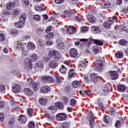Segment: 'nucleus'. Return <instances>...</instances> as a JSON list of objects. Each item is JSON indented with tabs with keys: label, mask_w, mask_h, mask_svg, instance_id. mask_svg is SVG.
I'll return each instance as SVG.
<instances>
[{
	"label": "nucleus",
	"mask_w": 128,
	"mask_h": 128,
	"mask_svg": "<svg viewBox=\"0 0 128 128\" xmlns=\"http://www.w3.org/2000/svg\"><path fill=\"white\" fill-rule=\"evenodd\" d=\"M94 58L96 60V62L94 65V68L96 72H100L102 70V68H104V64H102V62L100 58V56H94Z\"/></svg>",
	"instance_id": "nucleus-1"
},
{
	"label": "nucleus",
	"mask_w": 128,
	"mask_h": 128,
	"mask_svg": "<svg viewBox=\"0 0 128 128\" xmlns=\"http://www.w3.org/2000/svg\"><path fill=\"white\" fill-rule=\"evenodd\" d=\"M28 84V86H33L34 92H37L38 90V84L36 83L34 81L32 80V78H28L27 80Z\"/></svg>",
	"instance_id": "nucleus-2"
},
{
	"label": "nucleus",
	"mask_w": 128,
	"mask_h": 128,
	"mask_svg": "<svg viewBox=\"0 0 128 128\" xmlns=\"http://www.w3.org/2000/svg\"><path fill=\"white\" fill-rule=\"evenodd\" d=\"M88 120H90V127L91 128H94L96 124V123L94 122V113H92V112L90 111L89 112L88 116Z\"/></svg>",
	"instance_id": "nucleus-3"
},
{
	"label": "nucleus",
	"mask_w": 128,
	"mask_h": 128,
	"mask_svg": "<svg viewBox=\"0 0 128 128\" xmlns=\"http://www.w3.org/2000/svg\"><path fill=\"white\" fill-rule=\"evenodd\" d=\"M24 66L25 70H32V60L30 59L26 58L25 60L24 64Z\"/></svg>",
	"instance_id": "nucleus-4"
},
{
	"label": "nucleus",
	"mask_w": 128,
	"mask_h": 128,
	"mask_svg": "<svg viewBox=\"0 0 128 128\" xmlns=\"http://www.w3.org/2000/svg\"><path fill=\"white\" fill-rule=\"evenodd\" d=\"M49 56H54L55 58H57V60H58V58H60V54L56 50H50L48 54Z\"/></svg>",
	"instance_id": "nucleus-5"
},
{
	"label": "nucleus",
	"mask_w": 128,
	"mask_h": 128,
	"mask_svg": "<svg viewBox=\"0 0 128 128\" xmlns=\"http://www.w3.org/2000/svg\"><path fill=\"white\" fill-rule=\"evenodd\" d=\"M42 82H46L47 84H52L54 82V78L50 76H44L41 78Z\"/></svg>",
	"instance_id": "nucleus-6"
},
{
	"label": "nucleus",
	"mask_w": 128,
	"mask_h": 128,
	"mask_svg": "<svg viewBox=\"0 0 128 128\" xmlns=\"http://www.w3.org/2000/svg\"><path fill=\"white\" fill-rule=\"evenodd\" d=\"M57 120H66V115L64 113H60L56 116Z\"/></svg>",
	"instance_id": "nucleus-7"
},
{
	"label": "nucleus",
	"mask_w": 128,
	"mask_h": 128,
	"mask_svg": "<svg viewBox=\"0 0 128 128\" xmlns=\"http://www.w3.org/2000/svg\"><path fill=\"white\" fill-rule=\"evenodd\" d=\"M70 54L71 58H74L78 56V51L74 48H72L70 50Z\"/></svg>",
	"instance_id": "nucleus-8"
},
{
	"label": "nucleus",
	"mask_w": 128,
	"mask_h": 128,
	"mask_svg": "<svg viewBox=\"0 0 128 128\" xmlns=\"http://www.w3.org/2000/svg\"><path fill=\"white\" fill-rule=\"evenodd\" d=\"M67 32L69 34H74L76 32V28L72 26H70L67 29Z\"/></svg>",
	"instance_id": "nucleus-9"
},
{
	"label": "nucleus",
	"mask_w": 128,
	"mask_h": 128,
	"mask_svg": "<svg viewBox=\"0 0 128 128\" xmlns=\"http://www.w3.org/2000/svg\"><path fill=\"white\" fill-rule=\"evenodd\" d=\"M56 60H58V58L50 62L48 64L49 68H56V66H58V62H56Z\"/></svg>",
	"instance_id": "nucleus-10"
},
{
	"label": "nucleus",
	"mask_w": 128,
	"mask_h": 128,
	"mask_svg": "<svg viewBox=\"0 0 128 128\" xmlns=\"http://www.w3.org/2000/svg\"><path fill=\"white\" fill-rule=\"evenodd\" d=\"M12 92L16 94L20 92V86L18 84H14L12 86Z\"/></svg>",
	"instance_id": "nucleus-11"
},
{
	"label": "nucleus",
	"mask_w": 128,
	"mask_h": 128,
	"mask_svg": "<svg viewBox=\"0 0 128 128\" xmlns=\"http://www.w3.org/2000/svg\"><path fill=\"white\" fill-rule=\"evenodd\" d=\"M50 89L48 86H43L40 88V92L42 94H48V92H50Z\"/></svg>",
	"instance_id": "nucleus-12"
},
{
	"label": "nucleus",
	"mask_w": 128,
	"mask_h": 128,
	"mask_svg": "<svg viewBox=\"0 0 128 128\" xmlns=\"http://www.w3.org/2000/svg\"><path fill=\"white\" fill-rule=\"evenodd\" d=\"M24 94L26 96H30L34 94L32 90L28 88H25L24 90Z\"/></svg>",
	"instance_id": "nucleus-13"
},
{
	"label": "nucleus",
	"mask_w": 128,
	"mask_h": 128,
	"mask_svg": "<svg viewBox=\"0 0 128 128\" xmlns=\"http://www.w3.org/2000/svg\"><path fill=\"white\" fill-rule=\"evenodd\" d=\"M110 76L112 78V80H114L118 78V72L116 71L110 72Z\"/></svg>",
	"instance_id": "nucleus-14"
},
{
	"label": "nucleus",
	"mask_w": 128,
	"mask_h": 128,
	"mask_svg": "<svg viewBox=\"0 0 128 128\" xmlns=\"http://www.w3.org/2000/svg\"><path fill=\"white\" fill-rule=\"evenodd\" d=\"M88 20L91 24H96V19L92 15H90L88 18Z\"/></svg>",
	"instance_id": "nucleus-15"
},
{
	"label": "nucleus",
	"mask_w": 128,
	"mask_h": 128,
	"mask_svg": "<svg viewBox=\"0 0 128 128\" xmlns=\"http://www.w3.org/2000/svg\"><path fill=\"white\" fill-rule=\"evenodd\" d=\"M18 122L20 124H26V118L24 116L21 115L18 118Z\"/></svg>",
	"instance_id": "nucleus-16"
},
{
	"label": "nucleus",
	"mask_w": 128,
	"mask_h": 128,
	"mask_svg": "<svg viewBox=\"0 0 128 128\" xmlns=\"http://www.w3.org/2000/svg\"><path fill=\"white\" fill-rule=\"evenodd\" d=\"M15 6H16V3L14 2H9L6 5V8L9 10H12Z\"/></svg>",
	"instance_id": "nucleus-17"
},
{
	"label": "nucleus",
	"mask_w": 128,
	"mask_h": 128,
	"mask_svg": "<svg viewBox=\"0 0 128 128\" xmlns=\"http://www.w3.org/2000/svg\"><path fill=\"white\" fill-rule=\"evenodd\" d=\"M91 30L95 32V34H100V32H102V30L98 27L92 26L91 28Z\"/></svg>",
	"instance_id": "nucleus-18"
},
{
	"label": "nucleus",
	"mask_w": 128,
	"mask_h": 128,
	"mask_svg": "<svg viewBox=\"0 0 128 128\" xmlns=\"http://www.w3.org/2000/svg\"><path fill=\"white\" fill-rule=\"evenodd\" d=\"M72 88H78L80 86V82L76 80V81H74L72 82Z\"/></svg>",
	"instance_id": "nucleus-19"
},
{
	"label": "nucleus",
	"mask_w": 128,
	"mask_h": 128,
	"mask_svg": "<svg viewBox=\"0 0 128 128\" xmlns=\"http://www.w3.org/2000/svg\"><path fill=\"white\" fill-rule=\"evenodd\" d=\"M91 41L94 42V44H97V46H102L104 44V42L99 40L91 39Z\"/></svg>",
	"instance_id": "nucleus-20"
},
{
	"label": "nucleus",
	"mask_w": 128,
	"mask_h": 128,
	"mask_svg": "<svg viewBox=\"0 0 128 128\" xmlns=\"http://www.w3.org/2000/svg\"><path fill=\"white\" fill-rule=\"evenodd\" d=\"M98 74H96L92 73L90 75V78L91 79V80H92V82H94V80H98Z\"/></svg>",
	"instance_id": "nucleus-21"
},
{
	"label": "nucleus",
	"mask_w": 128,
	"mask_h": 128,
	"mask_svg": "<svg viewBox=\"0 0 128 128\" xmlns=\"http://www.w3.org/2000/svg\"><path fill=\"white\" fill-rule=\"evenodd\" d=\"M15 26L18 28H22L24 26V22L20 21V22L15 23Z\"/></svg>",
	"instance_id": "nucleus-22"
},
{
	"label": "nucleus",
	"mask_w": 128,
	"mask_h": 128,
	"mask_svg": "<svg viewBox=\"0 0 128 128\" xmlns=\"http://www.w3.org/2000/svg\"><path fill=\"white\" fill-rule=\"evenodd\" d=\"M92 52L94 54H98L100 52V48H98V46H95L92 48Z\"/></svg>",
	"instance_id": "nucleus-23"
},
{
	"label": "nucleus",
	"mask_w": 128,
	"mask_h": 128,
	"mask_svg": "<svg viewBox=\"0 0 128 128\" xmlns=\"http://www.w3.org/2000/svg\"><path fill=\"white\" fill-rule=\"evenodd\" d=\"M108 86L103 87L102 90L100 92V94L105 95L106 94H108Z\"/></svg>",
	"instance_id": "nucleus-24"
},
{
	"label": "nucleus",
	"mask_w": 128,
	"mask_h": 128,
	"mask_svg": "<svg viewBox=\"0 0 128 128\" xmlns=\"http://www.w3.org/2000/svg\"><path fill=\"white\" fill-rule=\"evenodd\" d=\"M86 64H88V61H81L78 66L79 68H86Z\"/></svg>",
	"instance_id": "nucleus-25"
},
{
	"label": "nucleus",
	"mask_w": 128,
	"mask_h": 128,
	"mask_svg": "<svg viewBox=\"0 0 128 128\" xmlns=\"http://www.w3.org/2000/svg\"><path fill=\"white\" fill-rule=\"evenodd\" d=\"M28 50H35L36 45H34V44L32 42H29L28 43Z\"/></svg>",
	"instance_id": "nucleus-26"
},
{
	"label": "nucleus",
	"mask_w": 128,
	"mask_h": 128,
	"mask_svg": "<svg viewBox=\"0 0 128 128\" xmlns=\"http://www.w3.org/2000/svg\"><path fill=\"white\" fill-rule=\"evenodd\" d=\"M26 14L23 13L20 15V22H26Z\"/></svg>",
	"instance_id": "nucleus-27"
},
{
	"label": "nucleus",
	"mask_w": 128,
	"mask_h": 128,
	"mask_svg": "<svg viewBox=\"0 0 128 128\" xmlns=\"http://www.w3.org/2000/svg\"><path fill=\"white\" fill-rule=\"evenodd\" d=\"M46 102H48V100L46 98H42L39 100V102L42 106H44L46 104Z\"/></svg>",
	"instance_id": "nucleus-28"
},
{
	"label": "nucleus",
	"mask_w": 128,
	"mask_h": 128,
	"mask_svg": "<svg viewBox=\"0 0 128 128\" xmlns=\"http://www.w3.org/2000/svg\"><path fill=\"white\" fill-rule=\"evenodd\" d=\"M118 90L119 92H124L126 90V88L124 85H120L118 86Z\"/></svg>",
	"instance_id": "nucleus-29"
},
{
	"label": "nucleus",
	"mask_w": 128,
	"mask_h": 128,
	"mask_svg": "<svg viewBox=\"0 0 128 128\" xmlns=\"http://www.w3.org/2000/svg\"><path fill=\"white\" fill-rule=\"evenodd\" d=\"M128 41L126 40H121L119 41L120 44L122 46H128Z\"/></svg>",
	"instance_id": "nucleus-30"
},
{
	"label": "nucleus",
	"mask_w": 128,
	"mask_h": 128,
	"mask_svg": "<svg viewBox=\"0 0 128 128\" xmlns=\"http://www.w3.org/2000/svg\"><path fill=\"white\" fill-rule=\"evenodd\" d=\"M54 76L56 80V82L57 84H60L62 82V79L60 78V76L58 74H55Z\"/></svg>",
	"instance_id": "nucleus-31"
},
{
	"label": "nucleus",
	"mask_w": 128,
	"mask_h": 128,
	"mask_svg": "<svg viewBox=\"0 0 128 128\" xmlns=\"http://www.w3.org/2000/svg\"><path fill=\"white\" fill-rule=\"evenodd\" d=\"M54 36V32L48 33L46 36H45V38L46 40H52Z\"/></svg>",
	"instance_id": "nucleus-32"
},
{
	"label": "nucleus",
	"mask_w": 128,
	"mask_h": 128,
	"mask_svg": "<svg viewBox=\"0 0 128 128\" xmlns=\"http://www.w3.org/2000/svg\"><path fill=\"white\" fill-rule=\"evenodd\" d=\"M22 43L18 42L17 44L16 45V48L18 50H20V48H22Z\"/></svg>",
	"instance_id": "nucleus-33"
},
{
	"label": "nucleus",
	"mask_w": 128,
	"mask_h": 128,
	"mask_svg": "<svg viewBox=\"0 0 128 128\" xmlns=\"http://www.w3.org/2000/svg\"><path fill=\"white\" fill-rule=\"evenodd\" d=\"M74 69H71L70 71H69V76H68V78H74Z\"/></svg>",
	"instance_id": "nucleus-34"
},
{
	"label": "nucleus",
	"mask_w": 128,
	"mask_h": 128,
	"mask_svg": "<svg viewBox=\"0 0 128 128\" xmlns=\"http://www.w3.org/2000/svg\"><path fill=\"white\" fill-rule=\"evenodd\" d=\"M56 106L59 110H62L64 108V104L60 102L56 103Z\"/></svg>",
	"instance_id": "nucleus-35"
},
{
	"label": "nucleus",
	"mask_w": 128,
	"mask_h": 128,
	"mask_svg": "<svg viewBox=\"0 0 128 128\" xmlns=\"http://www.w3.org/2000/svg\"><path fill=\"white\" fill-rule=\"evenodd\" d=\"M31 62H36L38 60V55L36 54H32L31 56Z\"/></svg>",
	"instance_id": "nucleus-36"
},
{
	"label": "nucleus",
	"mask_w": 128,
	"mask_h": 128,
	"mask_svg": "<svg viewBox=\"0 0 128 128\" xmlns=\"http://www.w3.org/2000/svg\"><path fill=\"white\" fill-rule=\"evenodd\" d=\"M103 26L104 28L108 30V28H112V24L108 22H104L103 24Z\"/></svg>",
	"instance_id": "nucleus-37"
},
{
	"label": "nucleus",
	"mask_w": 128,
	"mask_h": 128,
	"mask_svg": "<svg viewBox=\"0 0 128 128\" xmlns=\"http://www.w3.org/2000/svg\"><path fill=\"white\" fill-rule=\"evenodd\" d=\"M60 70L61 74H66V66H64L62 65Z\"/></svg>",
	"instance_id": "nucleus-38"
},
{
	"label": "nucleus",
	"mask_w": 128,
	"mask_h": 128,
	"mask_svg": "<svg viewBox=\"0 0 128 128\" xmlns=\"http://www.w3.org/2000/svg\"><path fill=\"white\" fill-rule=\"evenodd\" d=\"M80 94L83 96H84V94L87 96H90V92L88 90H86V91H84V92H82V91H80Z\"/></svg>",
	"instance_id": "nucleus-39"
},
{
	"label": "nucleus",
	"mask_w": 128,
	"mask_h": 128,
	"mask_svg": "<svg viewBox=\"0 0 128 128\" xmlns=\"http://www.w3.org/2000/svg\"><path fill=\"white\" fill-rule=\"evenodd\" d=\"M22 54H24V56H28V50L26 49V48H22Z\"/></svg>",
	"instance_id": "nucleus-40"
},
{
	"label": "nucleus",
	"mask_w": 128,
	"mask_h": 128,
	"mask_svg": "<svg viewBox=\"0 0 128 128\" xmlns=\"http://www.w3.org/2000/svg\"><path fill=\"white\" fill-rule=\"evenodd\" d=\"M64 44L62 42H60L58 43L56 47L59 48L60 50H62V48H64Z\"/></svg>",
	"instance_id": "nucleus-41"
},
{
	"label": "nucleus",
	"mask_w": 128,
	"mask_h": 128,
	"mask_svg": "<svg viewBox=\"0 0 128 128\" xmlns=\"http://www.w3.org/2000/svg\"><path fill=\"white\" fill-rule=\"evenodd\" d=\"M123 56H124V54H122V52H118L116 54V57L118 58H122Z\"/></svg>",
	"instance_id": "nucleus-42"
},
{
	"label": "nucleus",
	"mask_w": 128,
	"mask_h": 128,
	"mask_svg": "<svg viewBox=\"0 0 128 128\" xmlns=\"http://www.w3.org/2000/svg\"><path fill=\"white\" fill-rule=\"evenodd\" d=\"M28 114L30 117H32V114H34V111L32 110V109L30 108H28L27 110Z\"/></svg>",
	"instance_id": "nucleus-43"
},
{
	"label": "nucleus",
	"mask_w": 128,
	"mask_h": 128,
	"mask_svg": "<svg viewBox=\"0 0 128 128\" xmlns=\"http://www.w3.org/2000/svg\"><path fill=\"white\" fill-rule=\"evenodd\" d=\"M10 34H12V36H18V30H11L10 31Z\"/></svg>",
	"instance_id": "nucleus-44"
},
{
	"label": "nucleus",
	"mask_w": 128,
	"mask_h": 128,
	"mask_svg": "<svg viewBox=\"0 0 128 128\" xmlns=\"http://www.w3.org/2000/svg\"><path fill=\"white\" fill-rule=\"evenodd\" d=\"M111 18L112 20H110V22L112 24H114V22H116V20H118V17L116 16H113Z\"/></svg>",
	"instance_id": "nucleus-45"
},
{
	"label": "nucleus",
	"mask_w": 128,
	"mask_h": 128,
	"mask_svg": "<svg viewBox=\"0 0 128 128\" xmlns=\"http://www.w3.org/2000/svg\"><path fill=\"white\" fill-rule=\"evenodd\" d=\"M20 9H15L14 10L12 14L14 16H18V14H20Z\"/></svg>",
	"instance_id": "nucleus-46"
},
{
	"label": "nucleus",
	"mask_w": 128,
	"mask_h": 128,
	"mask_svg": "<svg viewBox=\"0 0 128 128\" xmlns=\"http://www.w3.org/2000/svg\"><path fill=\"white\" fill-rule=\"evenodd\" d=\"M34 18L35 20H36L37 22H40V15H34Z\"/></svg>",
	"instance_id": "nucleus-47"
},
{
	"label": "nucleus",
	"mask_w": 128,
	"mask_h": 128,
	"mask_svg": "<svg viewBox=\"0 0 128 128\" xmlns=\"http://www.w3.org/2000/svg\"><path fill=\"white\" fill-rule=\"evenodd\" d=\"M36 66H38V68H42V66H44V63L42 62V60L38 61L36 63Z\"/></svg>",
	"instance_id": "nucleus-48"
},
{
	"label": "nucleus",
	"mask_w": 128,
	"mask_h": 128,
	"mask_svg": "<svg viewBox=\"0 0 128 128\" xmlns=\"http://www.w3.org/2000/svg\"><path fill=\"white\" fill-rule=\"evenodd\" d=\"M122 124V122L120 120H117L115 124V126L117 128H120V126Z\"/></svg>",
	"instance_id": "nucleus-49"
},
{
	"label": "nucleus",
	"mask_w": 128,
	"mask_h": 128,
	"mask_svg": "<svg viewBox=\"0 0 128 128\" xmlns=\"http://www.w3.org/2000/svg\"><path fill=\"white\" fill-rule=\"evenodd\" d=\"M70 102V106H76V100L71 99Z\"/></svg>",
	"instance_id": "nucleus-50"
},
{
	"label": "nucleus",
	"mask_w": 128,
	"mask_h": 128,
	"mask_svg": "<svg viewBox=\"0 0 128 128\" xmlns=\"http://www.w3.org/2000/svg\"><path fill=\"white\" fill-rule=\"evenodd\" d=\"M88 30V27H82L81 28V32H82L84 33L86 32Z\"/></svg>",
	"instance_id": "nucleus-51"
},
{
	"label": "nucleus",
	"mask_w": 128,
	"mask_h": 128,
	"mask_svg": "<svg viewBox=\"0 0 128 128\" xmlns=\"http://www.w3.org/2000/svg\"><path fill=\"white\" fill-rule=\"evenodd\" d=\"M34 8L37 12H42L44 10V9L42 7L38 6H36Z\"/></svg>",
	"instance_id": "nucleus-52"
},
{
	"label": "nucleus",
	"mask_w": 128,
	"mask_h": 128,
	"mask_svg": "<svg viewBox=\"0 0 128 128\" xmlns=\"http://www.w3.org/2000/svg\"><path fill=\"white\" fill-rule=\"evenodd\" d=\"M6 90V87L4 85L0 84V92H4Z\"/></svg>",
	"instance_id": "nucleus-53"
},
{
	"label": "nucleus",
	"mask_w": 128,
	"mask_h": 128,
	"mask_svg": "<svg viewBox=\"0 0 128 128\" xmlns=\"http://www.w3.org/2000/svg\"><path fill=\"white\" fill-rule=\"evenodd\" d=\"M4 114L0 113V122H4Z\"/></svg>",
	"instance_id": "nucleus-54"
},
{
	"label": "nucleus",
	"mask_w": 128,
	"mask_h": 128,
	"mask_svg": "<svg viewBox=\"0 0 128 128\" xmlns=\"http://www.w3.org/2000/svg\"><path fill=\"white\" fill-rule=\"evenodd\" d=\"M29 128H34V124L32 122H30L28 124Z\"/></svg>",
	"instance_id": "nucleus-55"
},
{
	"label": "nucleus",
	"mask_w": 128,
	"mask_h": 128,
	"mask_svg": "<svg viewBox=\"0 0 128 128\" xmlns=\"http://www.w3.org/2000/svg\"><path fill=\"white\" fill-rule=\"evenodd\" d=\"M0 42H4V34H0Z\"/></svg>",
	"instance_id": "nucleus-56"
},
{
	"label": "nucleus",
	"mask_w": 128,
	"mask_h": 128,
	"mask_svg": "<svg viewBox=\"0 0 128 128\" xmlns=\"http://www.w3.org/2000/svg\"><path fill=\"white\" fill-rule=\"evenodd\" d=\"M56 4H60L64 2V0H55Z\"/></svg>",
	"instance_id": "nucleus-57"
},
{
	"label": "nucleus",
	"mask_w": 128,
	"mask_h": 128,
	"mask_svg": "<svg viewBox=\"0 0 128 128\" xmlns=\"http://www.w3.org/2000/svg\"><path fill=\"white\" fill-rule=\"evenodd\" d=\"M46 44L47 46H52L54 44V42L52 40H49L46 41Z\"/></svg>",
	"instance_id": "nucleus-58"
},
{
	"label": "nucleus",
	"mask_w": 128,
	"mask_h": 128,
	"mask_svg": "<svg viewBox=\"0 0 128 128\" xmlns=\"http://www.w3.org/2000/svg\"><path fill=\"white\" fill-rule=\"evenodd\" d=\"M12 72L15 76H18L20 74V71H18V70H13Z\"/></svg>",
	"instance_id": "nucleus-59"
},
{
	"label": "nucleus",
	"mask_w": 128,
	"mask_h": 128,
	"mask_svg": "<svg viewBox=\"0 0 128 128\" xmlns=\"http://www.w3.org/2000/svg\"><path fill=\"white\" fill-rule=\"evenodd\" d=\"M63 100L64 104H68V97L64 96L63 98Z\"/></svg>",
	"instance_id": "nucleus-60"
},
{
	"label": "nucleus",
	"mask_w": 128,
	"mask_h": 128,
	"mask_svg": "<svg viewBox=\"0 0 128 128\" xmlns=\"http://www.w3.org/2000/svg\"><path fill=\"white\" fill-rule=\"evenodd\" d=\"M4 108V102L0 101V108Z\"/></svg>",
	"instance_id": "nucleus-61"
},
{
	"label": "nucleus",
	"mask_w": 128,
	"mask_h": 128,
	"mask_svg": "<svg viewBox=\"0 0 128 128\" xmlns=\"http://www.w3.org/2000/svg\"><path fill=\"white\" fill-rule=\"evenodd\" d=\"M98 106L100 108H104V106L102 102H98Z\"/></svg>",
	"instance_id": "nucleus-62"
},
{
	"label": "nucleus",
	"mask_w": 128,
	"mask_h": 128,
	"mask_svg": "<svg viewBox=\"0 0 128 128\" xmlns=\"http://www.w3.org/2000/svg\"><path fill=\"white\" fill-rule=\"evenodd\" d=\"M104 4L105 6H107V8H110V3L108 2H104Z\"/></svg>",
	"instance_id": "nucleus-63"
},
{
	"label": "nucleus",
	"mask_w": 128,
	"mask_h": 128,
	"mask_svg": "<svg viewBox=\"0 0 128 128\" xmlns=\"http://www.w3.org/2000/svg\"><path fill=\"white\" fill-rule=\"evenodd\" d=\"M8 124H14V118H11L9 121H8Z\"/></svg>",
	"instance_id": "nucleus-64"
}]
</instances>
